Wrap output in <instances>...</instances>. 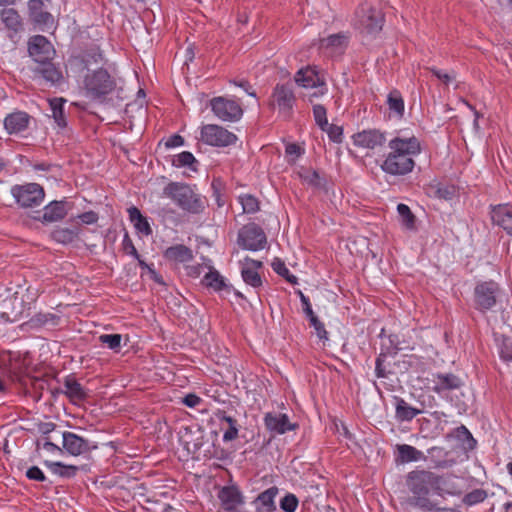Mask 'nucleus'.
<instances>
[{"mask_svg": "<svg viewBox=\"0 0 512 512\" xmlns=\"http://www.w3.org/2000/svg\"><path fill=\"white\" fill-rule=\"evenodd\" d=\"M388 147L391 151L380 166L382 171L392 176H404L412 172L415 166L413 157L421 152L419 139L401 130L388 142Z\"/></svg>", "mask_w": 512, "mask_h": 512, "instance_id": "nucleus-1", "label": "nucleus"}, {"mask_svg": "<svg viewBox=\"0 0 512 512\" xmlns=\"http://www.w3.org/2000/svg\"><path fill=\"white\" fill-rule=\"evenodd\" d=\"M122 80L115 70L99 67L87 72L83 78V90L91 100L103 102L107 96L122 91Z\"/></svg>", "mask_w": 512, "mask_h": 512, "instance_id": "nucleus-2", "label": "nucleus"}, {"mask_svg": "<svg viewBox=\"0 0 512 512\" xmlns=\"http://www.w3.org/2000/svg\"><path fill=\"white\" fill-rule=\"evenodd\" d=\"M442 477L429 471H413L408 474L407 485L412 493L408 502L422 510H433L435 504L428 498L430 488L440 489Z\"/></svg>", "mask_w": 512, "mask_h": 512, "instance_id": "nucleus-3", "label": "nucleus"}, {"mask_svg": "<svg viewBox=\"0 0 512 512\" xmlns=\"http://www.w3.org/2000/svg\"><path fill=\"white\" fill-rule=\"evenodd\" d=\"M163 195L170 198L179 208L190 214H201L206 200L192 187L182 182H170L163 188Z\"/></svg>", "mask_w": 512, "mask_h": 512, "instance_id": "nucleus-4", "label": "nucleus"}, {"mask_svg": "<svg viewBox=\"0 0 512 512\" xmlns=\"http://www.w3.org/2000/svg\"><path fill=\"white\" fill-rule=\"evenodd\" d=\"M384 14L368 3H362L355 11L353 25L361 34L376 35L384 24Z\"/></svg>", "mask_w": 512, "mask_h": 512, "instance_id": "nucleus-5", "label": "nucleus"}, {"mask_svg": "<svg viewBox=\"0 0 512 512\" xmlns=\"http://www.w3.org/2000/svg\"><path fill=\"white\" fill-rule=\"evenodd\" d=\"M295 103L294 84L288 82L277 84L274 87L268 105L271 109L277 108L285 119H289L292 115Z\"/></svg>", "mask_w": 512, "mask_h": 512, "instance_id": "nucleus-6", "label": "nucleus"}, {"mask_svg": "<svg viewBox=\"0 0 512 512\" xmlns=\"http://www.w3.org/2000/svg\"><path fill=\"white\" fill-rule=\"evenodd\" d=\"M105 61L104 53L97 43L87 44L78 54L72 55L68 63L70 68L78 73L87 70L91 71L92 65L103 64Z\"/></svg>", "mask_w": 512, "mask_h": 512, "instance_id": "nucleus-7", "label": "nucleus"}, {"mask_svg": "<svg viewBox=\"0 0 512 512\" xmlns=\"http://www.w3.org/2000/svg\"><path fill=\"white\" fill-rule=\"evenodd\" d=\"M11 194L16 203L22 208H33L40 206L44 201V188L38 183H26L14 185Z\"/></svg>", "mask_w": 512, "mask_h": 512, "instance_id": "nucleus-8", "label": "nucleus"}, {"mask_svg": "<svg viewBox=\"0 0 512 512\" xmlns=\"http://www.w3.org/2000/svg\"><path fill=\"white\" fill-rule=\"evenodd\" d=\"M201 140L210 146L226 147L236 143L237 136L215 124H207L201 128Z\"/></svg>", "mask_w": 512, "mask_h": 512, "instance_id": "nucleus-9", "label": "nucleus"}, {"mask_svg": "<svg viewBox=\"0 0 512 512\" xmlns=\"http://www.w3.org/2000/svg\"><path fill=\"white\" fill-rule=\"evenodd\" d=\"M238 243L243 249L257 251L264 248L267 238L263 229L253 223L239 231Z\"/></svg>", "mask_w": 512, "mask_h": 512, "instance_id": "nucleus-10", "label": "nucleus"}, {"mask_svg": "<svg viewBox=\"0 0 512 512\" xmlns=\"http://www.w3.org/2000/svg\"><path fill=\"white\" fill-rule=\"evenodd\" d=\"M210 106L213 113L222 121L235 122L243 115L241 106L225 97H214L210 100Z\"/></svg>", "mask_w": 512, "mask_h": 512, "instance_id": "nucleus-11", "label": "nucleus"}, {"mask_svg": "<svg viewBox=\"0 0 512 512\" xmlns=\"http://www.w3.org/2000/svg\"><path fill=\"white\" fill-rule=\"evenodd\" d=\"M499 285L494 281H485L476 285L474 299L476 308L482 312L491 309L497 301Z\"/></svg>", "mask_w": 512, "mask_h": 512, "instance_id": "nucleus-12", "label": "nucleus"}, {"mask_svg": "<svg viewBox=\"0 0 512 512\" xmlns=\"http://www.w3.org/2000/svg\"><path fill=\"white\" fill-rule=\"evenodd\" d=\"M62 438L63 449L72 456L85 455L98 448L96 442L89 441L73 432H63Z\"/></svg>", "mask_w": 512, "mask_h": 512, "instance_id": "nucleus-13", "label": "nucleus"}, {"mask_svg": "<svg viewBox=\"0 0 512 512\" xmlns=\"http://www.w3.org/2000/svg\"><path fill=\"white\" fill-rule=\"evenodd\" d=\"M28 52L35 62L43 63L53 60L55 49L51 42L43 35H35L29 39Z\"/></svg>", "mask_w": 512, "mask_h": 512, "instance_id": "nucleus-14", "label": "nucleus"}, {"mask_svg": "<svg viewBox=\"0 0 512 512\" xmlns=\"http://www.w3.org/2000/svg\"><path fill=\"white\" fill-rule=\"evenodd\" d=\"M431 381L433 383L432 390L440 396H446L449 392L463 386L461 378L453 373L433 374Z\"/></svg>", "mask_w": 512, "mask_h": 512, "instance_id": "nucleus-15", "label": "nucleus"}, {"mask_svg": "<svg viewBox=\"0 0 512 512\" xmlns=\"http://www.w3.org/2000/svg\"><path fill=\"white\" fill-rule=\"evenodd\" d=\"M353 143L355 146L376 149L382 147L386 142L385 133L378 129H368L353 135Z\"/></svg>", "mask_w": 512, "mask_h": 512, "instance_id": "nucleus-16", "label": "nucleus"}, {"mask_svg": "<svg viewBox=\"0 0 512 512\" xmlns=\"http://www.w3.org/2000/svg\"><path fill=\"white\" fill-rule=\"evenodd\" d=\"M264 424L268 431L274 434H284L295 430L298 425L289 421L286 414L268 412L264 416Z\"/></svg>", "mask_w": 512, "mask_h": 512, "instance_id": "nucleus-17", "label": "nucleus"}, {"mask_svg": "<svg viewBox=\"0 0 512 512\" xmlns=\"http://www.w3.org/2000/svg\"><path fill=\"white\" fill-rule=\"evenodd\" d=\"M216 419L219 421L220 429L224 431L223 441L231 442L238 438L240 424L238 420L229 415L225 410H217L214 413Z\"/></svg>", "mask_w": 512, "mask_h": 512, "instance_id": "nucleus-18", "label": "nucleus"}, {"mask_svg": "<svg viewBox=\"0 0 512 512\" xmlns=\"http://www.w3.org/2000/svg\"><path fill=\"white\" fill-rule=\"evenodd\" d=\"M31 116L24 111H14L4 119V128L8 134L24 132L30 124Z\"/></svg>", "mask_w": 512, "mask_h": 512, "instance_id": "nucleus-19", "label": "nucleus"}, {"mask_svg": "<svg viewBox=\"0 0 512 512\" xmlns=\"http://www.w3.org/2000/svg\"><path fill=\"white\" fill-rule=\"evenodd\" d=\"M0 19L7 29L10 39L24 30L23 19L14 8H3L0 12Z\"/></svg>", "mask_w": 512, "mask_h": 512, "instance_id": "nucleus-20", "label": "nucleus"}, {"mask_svg": "<svg viewBox=\"0 0 512 512\" xmlns=\"http://www.w3.org/2000/svg\"><path fill=\"white\" fill-rule=\"evenodd\" d=\"M491 219L493 224L502 227L512 236V208L508 204H499L492 207Z\"/></svg>", "mask_w": 512, "mask_h": 512, "instance_id": "nucleus-21", "label": "nucleus"}, {"mask_svg": "<svg viewBox=\"0 0 512 512\" xmlns=\"http://www.w3.org/2000/svg\"><path fill=\"white\" fill-rule=\"evenodd\" d=\"M67 211L68 203L65 200H55L44 207L42 216L37 219L44 223L56 222L62 220L67 215Z\"/></svg>", "mask_w": 512, "mask_h": 512, "instance_id": "nucleus-22", "label": "nucleus"}, {"mask_svg": "<svg viewBox=\"0 0 512 512\" xmlns=\"http://www.w3.org/2000/svg\"><path fill=\"white\" fill-rule=\"evenodd\" d=\"M279 489L276 486H272L265 491L261 492L254 500L256 512H274L277 507L275 504V497L277 496Z\"/></svg>", "mask_w": 512, "mask_h": 512, "instance_id": "nucleus-23", "label": "nucleus"}, {"mask_svg": "<svg viewBox=\"0 0 512 512\" xmlns=\"http://www.w3.org/2000/svg\"><path fill=\"white\" fill-rule=\"evenodd\" d=\"M181 440L189 453L197 454L204 445V432L201 428H186Z\"/></svg>", "mask_w": 512, "mask_h": 512, "instance_id": "nucleus-24", "label": "nucleus"}, {"mask_svg": "<svg viewBox=\"0 0 512 512\" xmlns=\"http://www.w3.org/2000/svg\"><path fill=\"white\" fill-rule=\"evenodd\" d=\"M220 499L225 510L232 511L243 503V496L236 486H225L219 493Z\"/></svg>", "mask_w": 512, "mask_h": 512, "instance_id": "nucleus-25", "label": "nucleus"}, {"mask_svg": "<svg viewBox=\"0 0 512 512\" xmlns=\"http://www.w3.org/2000/svg\"><path fill=\"white\" fill-rule=\"evenodd\" d=\"M51 61L39 63L34 72L52 85L60 84L63 80L62 72Z\"/></svg>", "mask_w": 512, "mask_h": 512, "instance_id": "nucleus-26", "label": "nucleus"}, {"mask_svg": "<svg viewBox=\"0 0 512 512\" xmlns=\"http://www.w3.org/2000/svg\"><path fill=\"white\" fill-rule=\"evenodd\" d=\"M295 82L304 88H313L324 85V81L319 77L315 68L309 66L300 69L296 73Z\"/></svg>", "mask_w": 512, "mask_h": 512, "instance_id": "nucleus-27", "label": "nucleus"}, {"mask_svg": "<svg viewBox=\"0 0 512 512\" xmlns=\"http://www.w3.org/2000/svg\"><path fill=\"white\" fill-rule=\"evenodd\" d=\"M42 0H29L28 9L31 19L39 25L50 26L53 24V16L43 10Z\"/></svg>", "mask_w": 512, "mask_h": 512, "instance_id": "nucleus-28", "label": "nucleus"}, {"mask_svg": "<svg viewBox=\"0 0 512 512\" xmlns=\"http://www.w3.org/2000/svg\"><path fill=\"white\" fill-rule=\"evenodd\" d=\"M71 222H75L73 227H57L51 232V238L61 244H70L72 243L79 235L80 225L79 222L75 219H71Z\"/></svg>", "mask_w": 512, "mask_h": 512, "instance_id": "nucleus-29", "label": "nucleus"}, {"mask_svg": "<svg viewBox=\"0 0 512 512\" xmlns=\"http://www.w3.org/2000/svg\"><path fill=\"white\" fill-rule=\"evenodd\" d=\"M422 411L410 406L403 398L395 397V417L398 421H411Z\"/></svg>", "mask_w": 512, "mask_h": 512, "instance_id": "nucleus-30", "label": "nucleus"}, {"mask_svg": "<svg viewBox=\"0 0 512 512\" xmlns=\"http://www.w3.org/2000/svg\"><path fill=\"white\" fill-rule=\"evenodd\" d=\"M64 388L63 393L72 401H82L87 397L82 385L72 376L65 378Z\"/></svg>", "mask_w": 512, "mask_h": 512, "instance_id": "nucleus-31", "label": "nucleus"}, {"mask_svg": "<svg viewBox=\"0 0 512 512\" xmlns=\"http://www.w3.org/2000/svg\"><path fill=\"white\" fill-rule=\"evenodd\" d=\"M164 256L168 260L185 263L193 259V254L190 248L185 245L178 244L166 249Z\"/></svg>", "mask_w": 512, "mask_h": 512, "instance_id": "nucleus-32", "label": "nucleus"}, {"mask_svg": "<svg viewBox=\"0 0 512 512\" xmlns=\"http://www.w3.org/2000/svg\"><path fill=\"white\" fill-rule=\"evenodd\" d=\"M129 215V220L133 223L135 229L148 236L152 234V229L150 227V224L148 223V220L145 216H143L140 212V210L135 207L131 206L127 210Z\"/></svg>", "mask_w": 512, "mask_h": 512, "instance_id": "nucleus-33", "label": "nucleus"}, {"mask_svg": "<svg viewBox=\"0 0 512 512\" xmlns=\"http://www.w3.org/2000/svg\"><path fill=\"white\" fill-rule=\"evenodd\" d=\"M397 462L408 463L422 459L423 452L408 444L397 445Z\"/></svg>", "mask_w": 512, "mask_h": 512, "instance_id": "nucleus-34", "label": "nucleus"}, {"mask_svg": "<svg viewBox=\"0 0 512 512\" xmlns=\"http://www.w3.org/2000/svg\"><path fill=\"white\" fill-rule=\"evenodd\" d=\"M44 465L53 473L62 478L74 477L79 468L74 465H65L62 462L44 461Z\"/></svg>", "mask_w": 512, "mask_h": 512, "instance_id": "nucleus-35", "label": "nucleus"}, {"mask_svg": "<svg viewBox=\"0 0 512 512\" xmlns=\"http://www.w3.org/2000/svg\"><path fill=\"white\" fill-rule=\"evenodd\" d=\"M59 316L52 313H37L28 322L32 328L55 327L59 323Z\"/></svg>", "mask_w": 512, "mask_h": 512, "instance_id": "nucleus-36", "label": "nucleus"}, {"mask_svg": "<svg viewBox=\"0 0 512 512\" xmlns=\"http://www.w3.org/2000/svg\"><path fill=\"white\" fill-rule=\"evenodd\" d=\"M202 283L214 291H229L230 287L225 283L224 278L216 270L209 271L202 279Z\"/></svg>", "mask_w": 512, "mask_h": 512, "instance_id": "nucleus-37", "label": "nucleus"}, {"mask_svg": "<svg viewBox=\"0 0 512 512\" xmlns=\"http://www.w3.org/2000/svg\"><path fill=\"white\" fill-rule=\"evenodd\" d=\"M65 102L66 101L63 98H54L49 101L50 108L52 111V117L60 128H65L67 126L66 117L64 113Z\"/></svg>", "mask_w": 512, "mask_h": 512, "instance_id": "nucleus-38", "label": "nucleus"}, {"mask_svg": "<svg viewBox=\"0 0 512 512\" xmlns=\"http://www.w3.org/2000/svg\"><path fill=\"white\" fill-rule=\"evenodd\" d=\"M387 104L389 110L398 118H402L404 115L405 105L401 93L398 90H392L387 97Z\"/></svg>", "mask_w": 512, "mask_h": 512, "instance_id": "nucleus-39", "label": "nucleus"}, {"mask_svg": "<svg viewBox=\"0 0 512 512\" xmlns=\"http://www.w3.org/2000/svg\"><path fill=\"white\" fill-rule=\"evenodd\" d=\"M495 341L501 359L507 363L512 362V338L505 335H497Z\"/></svg>", "mask_w": 512, "mask_h": 512, "instance_id": "nucleus-40", "label": "nucleus"}, {"mask_svg": "<svg viewBox=\"0 0 512 512\" xmlns=\"http://www.w3.org/2000/svg\"><path fill=\"white\" fill-rule=\"evenodd\" d=\"M198 161L194 157V155L191 152L183 151L176 155L174 159L172 160V165L181 168V167H188L192 171H197L196 164Z\"/></svg>", "mask_w": 512, "mask_h": 512, "instance_id": "nucleus-41", "label": "nucleus"}, {"mask_svg": "<svg viewBox=\"0 0 512 512\" xmlns=\"http://www.w3.org/2000/svg\"><path fill=\"white\" fill-rule=\"evenodd\" d=\"M397 212L399 214L400 222L403 226L409 230L415 229L416 217L406 204H398Z\"/></svg>", "mask_w": 512, "mask_h": 512, "instance_id": "nucleus-42", "label": "nucleus"}, {"mask_svg": "<svg viewBox=\"0 0 512 512\" xmlns=\"http://www.w3.org/2000/svg\"><path fill=\"white\" fill-rule=\"evenodd\" d=\"M239 202L242 205L244 213H256L260 209L259 200L251 194H243L239 196Z\"/></svg>", "mask_w": 512, "mask_h": 512, "instance_id": "nucleus-43", "label": "nucleus"}, {"mask_svg": "<svg viewBox=\"0 0 512 512\" xmlns=\"http://www.w3.org/2000/svg\"><path fill=\"white\" fill-rule=\"evenodd\" d=\"M241 276L246 284L254 288L262 286L261 276L258 273V271L254 270V268L250 269L248 267L243 266L241 269Z\"/></svg>", "mask_w": 512, "mask_h": 512, "instance_id": "nucleus-44", "label": "nucleus"}, {"mask_svg": "<svg viewBox=\"0 0 512 512\" xmlns=\"http://www.w3.org/2000/svg\"><path fill=\"white\" fill-rule=\"evenodd\" d=\"M212 197L215 199L217 206L220 208L225 205L224 190L225 184L220 178H214L211 183Z\"/></svg>", "mask_w": 512, "mask_h": 512, "instance_id": "nucleus-45", "label": "nucleus"}, {"mask_svg": "<svg viewBox=\"0 0 512 512\" xmlns=\"http://www.w3.org/2000/svg\"><path fill=\"white\" fill-rule=\"evenodd\" d=\"M388 356L389 355L387 353H384V349H381V352L375 361V374L377 378H387L389 374H392V371L388 369L385 364Z\"/></svg>", "mask_w": 512, "mask_h": 512, "instance_id": "nucleus-46", "label": "nucleus"}, {"mask_svg": "<svg viewBox=\"0 0 512 512\" xmlns=\"http://www.w3.org/2000/svg\"><path fill=\"white\" fill-rule=\"evenodd\" d=\"M347 43V36L344 34H333L321 40L322 47L342 48Z\"/></svg>", "mask_w": 512, "mask_h": 512, "instance_id": "nucleus-47", "label": "nucleus"}, {"mask_svg": "<svg viewBox=\"0 0 512 512\" xmlns=\"http://www.w3.org/2000/svg\"><path fill=\"white\" fill-rule=\"evenodd\" d=\"M456 194L457 189L454 185L439 184L435 190V195L444 200H452Z\"/></svg>", "mask_w": 512, "mask_h": 512, "instance_id": "nucleus-48", "label": "nucleus"}, {"mask_svg": "<svg viewBox=\"0 0 512 512\" xmlns=\"http://www.w3.org/2000/svg\"><path fill=\"white\" fill-rule=\"evenodd\" d=\"M122 336L120 334H102L99 336V341L106 344L110 349L119 351L121 346Z\"/></svg>", "mask_w": 512, "mask_h": 512, "instance_id": "nucleus-49", "label": "nucleus"}, {"mask_svg": "<svg viewBox=\"0 0 512 512\" xmlns=\"http://www.w3.org/2000/svg\"><path fill=\"white\" fill-rule=\"evenodd\" d=\"M487 497V492L483 489H475L463 498V502L469 506L483 502Z\"/></svg>", "mask_w": 512, "mask_h": 512, "instance_id": "nucleus-50", "label": "nucleus"}, {"mask_svg": "<svg viewBox=\"0 0 512 512\" xmlns=\"http://www.w3.org/2000/svg\"><path fill=\"white\" fill-rule=\"evenodd\" d=\"M313 116L316 124L319 126L320 129H324V127L327 126V110L323 105L316 104L313 106Z\"/></svg>", "mask_w": 512, "mask_h": 512, "instance_id": "nucleus-51", "label": "nucleus"}, {"mask_svg": "<svg viewBox=\"0 0 512 512\" xmlns=\"http://www.w3.org/2000/svg\"><path fill=\"white\" fill-rule=\"evenodd\" d=\"M456 437L465 442L467 441V448L468 449H474L476 446V440L473 438L470 431L464 426L461 425L455 429Z\"/></svg>", "mask_w": 512, "mask_h": 512, "instance_id": "nucleus-52", "label": "nucleus"}, {"mask_svg": "<svg viewBox=\"0 0 512 512\" xmlns=\"http://www.w3.org/2000/svg\"><path fill=\"white\" fill-rule=\"evenodd\" d=\"M388 342V344H383L381 349H384V353H387L390 356H394L399 350L404 349V347L400 345L398 336L396 334L389 335Z\"/></svg>", "mask_w": 512, "mask_h": 512, "instance_id": "nucleus-53", "label": "nucleus"}, {"mask_svg": "<svg viewBox=\"0 0 512 512\" xmlns=\"http://www.w3.org/2000/svg\"><path fill=\"white\" fill-rule=\"evenodd\" d=\"M299 504L298 498L292 494H286L280 501V508L284 512H295Z\"/></svg>", "mask_w": 512, "mask_h": 512, "instance_id": "nucleus-54", "label": "nucleus"}, {"mask_svg": "<svg viewBox=\"0 0 512 512\" xmlns=\"http://www.w3.org/2000/svg\"><path fill=\"white\" fill-rule=\"evenodd\" d=\"M322 131H325L328 134V137L331 141L335 143H341L342 142V135H343V129L340 126H337L335 124H327L324 129H321Z\"/></svg>", "mask_w": 512, "mask_h": 512, "instance_id": "nucleus-55", "label": "nucleus"}, {"mask_svg": "<svg viewBox=\"0 0 512 512\" xmlns=\"http://www.w3.org/2000/svg\"><path fill=\"white\" fill-rule=\"evenodd\" d=\"M309 323L310 326L315 329L317 336L321 340L328 339V332L326 331L324 324L318 319L316 315L309 319Z\"/></svg>", "mask_w": 512, "mask_h": 512, "instance_id": "nucleus-56", "label": "nucleus"}, {"mask_svg": "<svg viewBox=\"0 0 512 512\" xmlns=\"http://www.w3.org/2000/svg\"><path fill=\"white\" fill-rule=\"evenodd\" d=\"M122 249L126 254L133 256L135 259H139V253L136 247L134 246L133 241L131 240L128 232L124 234L122 241Z\"/></svg>", "mask_w": 512, "mask_h": 512, "instance_id": "nucleus-57", "label": "nucleus"}, {"mask_svg": "<svg viewBox=\"0 0 512 512\" xmlns=\"http://www.w3.org/2000/svg\"><path fill=\"white\" fill-rule=\"evenodd\" d=\"M26 477L29 480L44 482L46 481V476L43 471L38 466H32L26 471Z\"/></svg>", "mask_w": 512, "mask_h": 512, "instance_id": "nucleus-58", "label": "nucleus"}, {"mask_svg": "<svg viewBox=\"0 0 512 512\" xmlns=\"http://www.w3.org/2000/svg\"><path fill=\"white\" fill-rule=\"evenodd\" d=\"M297 294H298V296L300 298V301L302 303L303 312L305 313L306 317L308 319H310L313 316H315V313L312 310L309 298L307 296H305L304 293L301 290H298Z\"/></svg>", "mask_w": 512, "mask_h": 512, "instance_id": "nucleus-59", "label": "nucleus"}, {"mask_svg": "<svg viewBox=\"0 0 512 512\" xmlns=\"http://www.w3.org/2000/svg\"><path fill=\"white\" fill-rule=\"evenodd\" d=\"M272 269L281 277L285 278L289 275L290 271L286 267L284 261H282L280 258H274L273 262L271 263Z\"/></svg>", "mask_w": 512, "mask_h": 512, "instance_id": "nucleus-60", "label": "nucleus"}, {"mask_svg": "<svg viewBox=\"0 0 512 512\" xmlns=\"http://www.w3.org/2000/svg\"><path fill=\"white\" fill-rule=\"evenodd\" d=\"M77 219H79L81 221V223H84V224H93V223L97 222L98 215L94 211H88V212H84V213L78 215Z\"/></svg>", "mask_w": 512, "mask_h": 512, "instance_id": "nucleus-61", "label": "nucleus"}, {"mask_svg": "<svg viewBox=\"0 0 512 512\" xmlns=\"http://www.w3.org/2000/svg\"><path fill=\"white\" fill-rule=\"evenodd\" d=\"M285 153L288 156H294L295 158H298L304 153V150L301 149L298 144L290 143L286 146Z\"/></svg>", "mask_w": 512, "mask_h": 512, "instance_id": "nucleus-62", "label": "nucleus"}, {"mask_svg": "<svg viewBox=\"0 0 512 512\" xmlns=\"http://www.w3.org/2000/svg\"><path fill=\"white\" fill-rule=\"evenodd\" d=\"M184 145V138L178 134L170 136L165 142L166 148H174Z\"/></svg>", "mask_w": 512, "mask_h": 512, "instance_id": "nucleus-63", "label": "nucleus"}, {"mask_svg": "<svg viewBox=\"0 0 512 512\" xmlns=\"http://www.w3.org/2000/svg\"><path fill=\"white\" fill-rule=\"evenodd\" d=\"M186 406L194 408L200 404L201 398L196 394H187L182 401Z\"/></svg>", "mask_w": 512, "mask_h": 512, "instance_id": "nucleus-64", "label": "nucleus"}]
</instances>
